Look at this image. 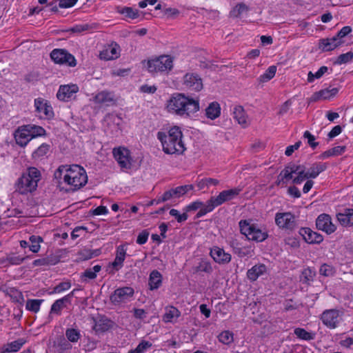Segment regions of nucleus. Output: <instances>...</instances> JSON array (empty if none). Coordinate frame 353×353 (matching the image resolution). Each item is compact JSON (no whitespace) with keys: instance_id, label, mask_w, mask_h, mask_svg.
<instances>
[{"instance_id":"aec40b11","label":"nucleus","mask_w":353,"mask_h":353,"mask_svg":"<svg viewBox=\"0 0 353 353\" xmlns=\"http://www.w3.org/2000/svg\"><path fill=\"white\" fill-rule=\"evenodd\" d=\"M72 294H67L61 299L56 300L51 306L50 314L60 315L61 310L70 305L72 301Z\"/></svg>"},{"instance_id":"473e14b6","label":"nucleus","mask_w":353,"mask_h":353,"mask_svg":"<svg viewBox=\"0 0 353 353\" xmlns=\"http://www.w3.org/2000/svg\"><path fill=\"white\" fill-rule=\"evenodd\" d=\"M117 45L108 46L100 53V58L105 60H111L117 58L119 52Z\"/></svg>"},{"instance_id":"37998d69","label":"nucleus","mask_w":353,"mask_h":353,"mask_svg":"<svg viewBox=\"0 0 353 353\" xmlns=\"http://www.w3.org/2000/svg\"><path fill=\"white\" fill-rule=\"evenodd\" d=\"M234 252L239 257L252 256L253 250L250 247H239L232 245Z\"/></svg>"},{"instance_id":"7c9ffc66","label":"nucleus","mask_w":353,"mask_h":353,"mask_svg":"<svg viewBox=\"0 0 353 353\" xmlns=\"http://www.w3.org/2000/svg\"><path fill=\"white\" fill-rule=\"evenodd\" d=\"M221 114V107L218 102L213 101L205 109V116L212 120L218 118Z\"/></svg>"},{"instance_id":"c03bdc74","label":"nucleus","mask_w":353,"mask_h":353,"mask_svg":"<svg viewBox=\"0 0 353 353\" xmlns=\"http://www.w3.org/2000/svg\"><path fill=\"white\" fill-rule=\"evenodd\" d=\"M50 149V145L43 143L32 153V157L34 159L41 158L48 152Z\"/></svg>"},{"instance_id":"9d476101","label":"nucleus","mask_w":353,"mask_h":353,"mask_svg":"<svg viewBox=\"0 0 353 353\" xmlns=\"http://www.w3.org/2000/svg\"><path fill=\"white\" fill-rule=\"evenodd\" d=\"M113 156L121 169H130L132 158L129 150L124 147L114 148Z\"/></svg>"},{"instance_id":"dca6fc26","label":"nucleus","mask_w":353,"mask_h":353,"mask_svg":"<svg viewBox=\"0 0 353 353\" xmlns=\"http://www.w3.org/2000/svg\"><path fill=\"white\" fill-rule=\"evenodd\" d=\"M79 91V87L76 84L62 85L57 93V97L60 101H68Z\"/></svg>"},{"instance_id":"13d9d810","label":"nucleus","mask_w":353,"mask_h":353,"mask_svg":"<svg viewBox=\"0 0 353 353\" xmlns=\"http://www.w3.org/2000/svg\"><path fill=\"white\" fill-rule=\"evenodd\" d=\"M58 262V260L54 259H52V258H43L36 259L33 261V265L34 266H41V265H54Z\"/></svg>"},{"instance_id":"c9c22d12","label":"nucleus","mask_w":353,"mask_h":353,"mask_svg":"<svg viewBox=\"0 0 353 353\" xmlns=\"http://www.w3.org/2000/svg\"><path fill=\"white\" fill-rule=\"evenodd\" d=\"M180 315L179 310L174 306H169L165 307V312L163 316L165 322H172L174 319H176Z\"/></svg>"},{"instance_id":"a878e982","label":"nucleus","mask_w":353,"mask_h":353,"mask_svg":"<svg viewBox=\"0 0 353 353\" xmlns=\"http://www.w3.org/2000/svg\"><path fill=\"white\" fill-rule=\"evenodd\" d=\"M233 117L243 128L248 125L247 115L241 105H236L233 108Z\"/></svg>"},{"instance_id":"c756f323","label":"nucleus","mask_w":353,"mask_h":353,"mask_svg":"<svg viewBox=\"0 0 353 353\" xmlns=\"http://www.w3.org/2000/svg\"><path fill=\"white\" fill-rule=\"evenodd\" d=\"M201 272L209 274L213 272L212 264L209 261L201 259L198 264L192 268V272L194 274Z\"/></svg>"},{"instance_id":"20e7f679","label":"nucleus","mask_w":353,"mask_h":353,"mask_svg":"<svg viewBox=\"0 0 353 353\" xmlns=\"http://www.w3.org/2000/svg\"><path fill=\"white\" fill-rule=\"evenodd\" d=\"M41 177V172L37 168H28L15 182V192L21 194L32 193L36 190Z\"/></svg>"},{"instance_id":"3c124183","label":"nucleus","mask_w":353,"mask_h":353,"mask_svg":"<svg viewBox=\"0 0 353 353\" xmlns=\"http://www.w3.org/2000/svg\"><path fill=\"white\" fill-rule=\"evenodd\" d=\"M353 59V52L340 54L334 61V64L341 65L350 62Z\"/></svg>"},{"instance_id":"9b49d317","label":"nucleus","mask_w":353,"mask_h":353,"mask_svg":"<svg viewBox=\"0 0 353 353\" xmlns=\"http://www.w3.org/2000/svg\"><path fill=\"white\" fill-rule=\"evenodd\" d=\"M276 224L281 228L292 230L296 227L295 216L290 212L276 213Z\"/></svg>"},{"instance_id":"6e6552de","label":"nucleus","mask_w":353,"mask_h":353,"mask_svg":"<svg viewBox=\"0 0 353 353\" xmlns=\"http://www.w3.org/2000/svg\"><path fill=\"white\" fill-rule=\"evenodd\" d=\"M50 58L56 63L66 65L70 67H74L77 65L74 57L65 49H54L50 52Z\"/></svg>"},{"instance_id":"79ce46f5","label":"nucleus","mask_w":353,"mask_h":353,"mask_svg":"<svg viewBox=\"0 0 353 353\" xmlns=\"http://www.w3.org/2000/svg\"><path fill=\"white\" fill-rule=\"evenodd\" d=\"M27 128L30 130V134L32 139L33 138L41 137L45 134L46 130L41 126L35 125H26Z\"/></svg>"},{"instance_id":"4c0bfd02","label":"nucleus","mask_w":353,"mask_h":353,"mask_svg":"<svg viewBox=\"0 0 353 353\" xmlns=\"http://www.w3.org/2000/svg\"><path fill=\"white\" fill-rule=\"evenodd\" d=\"M101 270L100 265H96L92 268H88L81 274V279L85 281L87 279H94L97 277V273Z\"/></svg>"},{"instance_id":"8fccbe9b","label":"nucleus","mask_w":353,"mask_h":353,"mask_svg":"<svg viewBox=\"0 0 353 353\" xmlns=\"http://www.w3.org/2000/svg\"><path fill=\"white\" fill-rule=\"evenodd\" d=\"M249 7L243 3H238L232 10L231 14L233 17H239L242 14L249 11Z\"/></svg>"},{"instance_id":"72a5a7b5","label":"nucleus","mask_w":353,"mask_h":353,"mask_svg":"<svg viewBox=\"0 0 353 353\" xmlns=\"http://www.w3.org/2000/svg\"><path fill=\"white\" fill-rule=\"evenodd\" d=\"M266 271V267L263 264L254 265L247 272L248 278L251 281H256L259 276L262 275Z\"/></svg>"},{"instance_id":"ea45409f","label":"nucleus","mask_w":353,"mask_h":353,"mask_svg":"<svg viewBox=\"0 0 353 353\" xmlns=\"http://www.w3.org/2000/svg\"><path fill=\"white\" fill-rule=\"evenodd\" d=\"M97 25L96 23H83L77 24L71 28L70 31L76 33H81L85 31L96 28Z\"/></svg>"},{"instance_id":"680f3d73","label":"nucleus","mask_w":353,"mask_h":353,"mask_svg":"<svg viewBox=\"0 0 353 353\" xmlns=\"http://www.w3.org/2000/svg\"><path fill=\"white\" fill-rule=\"evenodd\" d=\"M169 213L172 216L175 217L177 222H179V223H182L183 221H185L188 217V216L185 212H183V214H180L179 212L176 209H171L170 210Z\"/></svg>"},{"instance_id":"bb28decb","label":"nucleus","mask_w":353,"mask_h":353,"mask_svg":"<svg viewBox=\"0 0 353 353\" xmlns=\"http://www.w3.org/2000/svg\"><path fill=\"white\" fill-rule=\"evenodd\" d=\"M126 254V249L124 245H119L117 249L116 256L112 263V267L119 270L123 266V263L125 260Z\"/></svg>"},{"instance_id":"c85d7f7f","label":"nucleus","mask_w":353,"mask_h":353,"mask_svg":"<svg viewBox=\"0 0 353 353\" xmlns=\"http://www.w3.org/2000/svg\"><path fill=\"white\" fill-rule=\"evenodd\" d=\"M94 101L96 103L109 105L110 103H113L114 100L112 93L107 91H102L96 94Z\"/></svg>"},{"instance_id":"58836bf2","label":"nucleus","mask_w":353,"mask_h":353,"mask_svg":"<svg viewBox=\"0 0 353 353\" xmlns=\"http://www.w3.org/2000/svg\"><path fill=\"white\" fill-rule=\"evenodd\" d=\"M219 184V181L212 178H203L197 181V187L199 190L208 188L210 186H216Z\"/></svg>"},{"instance_id":"1a4fd4ad","label":"nucleus","mask_w":353,"mask_h":353,"mask_svg":"<svg viewBox=\"0 0 353 353\" xmlns=\"http://www.w3.org/2000/svg\"><path fill=\"white\" fill-rule=\"evenodd\" d=\"M134 290L131 287H123L116 289L110 295V299L114 305L127 303L133 297Z\"/></svg>"},{"instance_id":"6e6d98bb","label":"nucleus","mask_w":353,"mask_h":353,"mask_svg":"<svg viewBox=\"0 0 353 353\" xmlns=\"http://www.w3.org/2000/svg\"><path fill=\"white\" fill-rule=\"evenodd\" d=\"M118 12L132 19H137L139 17V11L130 7L122 8L118 10Z\"/></svg>"},{"instance_id":"5701e85b","label":"nucleus","mask_w":353,"mask_h":353,"mask_svg":"<svg viewBox=\"0 0 353 353\" xmlns=\"http://www.w3.org/2000/svg\"><path fill=\"white\" fill-rule=\"evenodd\" d=\"M34 106L38 113L42 114L46 117H51L53 115L52 107L42 98H37L34 100Z\"/></svg>"},{"instance_id":"09e8293b","label":"nucleus","mask_w":353,"mask_h":353,"mask_svg":"<svg viewBox=\"0 0 353 353\" xmlns=\"http://www.w3.org/2000/svg\"><path fill=\"white\" fill-rule=\"evenodd\" d=\"M174 190V193L175 194V198H179L181 196L186 194L190 190H192L194 189V185L192 184L190 185H184L178 186L175 188H172Z\"/></svg>"},{"instance_id":"4468645a","label":"nucleus","mask_w":353,"mask_h":353,"mask_svg":"<svg viewBox=\"0 0 353 353\" xmlns=\"http://www.w3.org/2000/svg\"><path fill=\"white\" fill-rule=\"evenodd\" d=\"M316 228L327 234L333 233L336 228L332 222L331 216L327 214H320L316 220Z\"/></svg>"},{"instance_id":"052dcab7","label":"nucleus","mask_w":353,"mask_h":353,"mask_svg":"<svg viewBox=\"0 0 353 353\" xmlns=\"http://www.w3.org/2000/svg\"><path fill=\"white\" fill-rule=\"evenodd\" d=\"M206 205H207V203L205 204H204L201 201H196L191 203L188 205H187L185 208L184 211H185V212L187 213L188 212H190V211H196L198 209H200V210H201Z\"/></svg>"},{"instance_id":"412c9836","label":"nucleus","mask_w":353,"mask_h":353,"mask_svg":"<svg viewBox=\"0 0 353 353\" xmlns=\"http://www.w3.org/2000/svg\"><path fill=\"white\" fill-rule=\"evenodd\" d=\"M338 221L342 226L350 227L353 225V208H345L342 212L336 214Z\"/></svg>"},{"instance_id":"a19ab883","label":"nucleus","mask_w":353,"mask_h":353,"mask_svg":"<svg viewBox=\"0 0 353 353\" xmlns=\"http://www.w3.org/2000/svg\"><path fill=\"white\" fill-rule=\"evenodd\" d=\"M42 299H28L26 302V307L28 310L37 313L40 309Z\"/></svg>"},{"instance_id":"a18cd8bd","label":"nucleus","mask_w":353,"mask_h":353,"mask_svg":"<svg viewBox=\"0 0 353 353\" xmlns=\"http://www.w3.org/2000/svg\"><path fill=\"white\" fill-rule=\"evenodd\" d=\"M276 67L275 65L270 66L265 72L261 75L259 77V81L261 82H267L272 79L276 74Z\"/></svg>"},{"instance_id":"cd10ccee","label":"nucleus","mask_w":353,"mask_h":353,"mask_svg":"<svg viewBox=\"0 0 353 353\" xmlns=\"http://www.w3.org/2000/svg\"><path fill=\"white\" fill-rule=\"evenodd\" d=\"M26 342V341L24 339H19L16 341L8 343L1 347V352H16L21 349Z\"/></svg>"},{"instance_id":"ddd939ff","label":"nucleus","mask_w":353,"mask_h":353,"mask_svg":"<svg viewBox=\"0 0 353 353\" xmlns=\"http://www.w3.org/2000/svg\"><path fill=\"white\" fill-rule=\"evenodd\" d=\"M321 319L323 324L330 329L336 328L341 320L339 311L334 309L324 311Z\"/></svg>"},{"instance_id":"2f4dec72","label":"nucleus","mask_w":353,"mask_h":353,"mask_svg":"<svg viewBox=\"0 0 353 353\" xmlns=\"http://www.w3.org/2000/svg\"><path fill=\"white\" fill-rule=\"evenodd\" d=\"M327 163L321 162H316L312 164L310 168L307 170V173L310 179L316 178L319 174L327 169Z\"/></svg>"},{"instance_id":"7ed1b4c3","label":"nucleus","mask_w":353,"mask_h":353,"mask_svg":"<svg viewBox=\"0 0 353 353\" xmlns=\"http://www.w3.org/2000/svg\"><path fill=\"white\" fill-rule=\"evenodd\" d=\"M157 139L161 141L163 150L168 154H182L185 148L182 141V132L179 127L174 126L168 132H159Z\"/></svg>"},{"instance_id":"de8ad7c7","label":"nucleus","mask_w":353,"mask_h":353,"mask_svg":"<svg viewBox=\"0 0 353 353\" xmlns=\"http://www.w3.org/2000/svg\"><path fill=\"white\" fill-rule=\"evenodd\" d=\"M328 71L327 66H321L318 71L313 74L311 71L307 74V81L312 83L315 79H320L324 74Z\"/></svg>"},{"instance_id":"f3484780","label":"nucleus","mask_w":353,"mask_h":353,"mask_svg":"<svg viewBox=\"0 0 353 353\" xmlns=\"http://www.w3.org/2000/svg\"><path fill=\"white\" fill-rule=\"evenodd\" d=\"M94 331H108L114 328L115 323L105 316L91 319Z\"/></svg>"},{"instance_id":"5fc2aeb1","label":"nucleus","mask_w":353,"mask_h":353,"mask_svg":"<svg viewBox=\"0 0 353 353\" xmlns=\"http://www.w3.org/2000/svg\"><path fill=\"white\" fill-rule=\"evenodd\" d=\"M297 176L293 179V183L294 184H301L303 181L305 179H309L310 177H309L307 172H305V166H304L301 170H299L296 173Z\"/></svg>"},{"instance_id":"4d7b16f0","label":"nucleus","mask_w":353,"mask_h":353,"mask_svg":"<svg viewBox=\"0 0 353 353\" xmlns=\"http://www.w3.org/2000/svg\"><path fill=\"white\" fill-rule=\"evenodd\" d=\"M152 346V343L142 341L136 348L131 350L128 352V353H144L146 350Z\"/></svg>"},{"instance_id":"4be33fe9","label":"nucleus","mask_w":353,"mask_h":353,"mask_svg":"<svg viewBox=\"0 0 353 353\" xmlns=\"http://www.w3.org/2000/svg\"><path fill=\"white\" fill-rule=\"evenodd\" d=\"M339 92V89L337 88H328L325 89H323L313 94L311 97L310 100L312 101H316L320 99H329L331 97H334Z\"/></svg>"},{"instance_id":"f257e3e1","label":"nucleus","mask_w":353,"mask_h":353,"mask_svg":"<svg viewBox=\"0 0 353 353\" xmlns=\"http://www.w3.org/2000/svg\"><path fill=\"white\" fill-rule=\"evenodd\" d=\"M54 177L63 179L66 184L73 187V191L79 190L88 182L85 169L77 164L60 165L54 172Z\"/></svg>"},{"instance_id":"b1692460","label":"nucleus","mask_w":353,"mask_h":353,"mask_svg":"<svg viewBox=\"0 0 353 353\" xmlns=\"http://www.w3.org/2000/svg\"><path fill=\"white\" fill-rule=\"evenodd\" d=\"M343 41H339L334 36L332 38L322 39L320 40L319 47L323 51H331L341 46Z\"/></svg>"},{"instance_id":"6ab92c4d","label":"nucleus","mask_w":353,"mask_h":353,"mask_svg":"<svg viewBox=\"0 0 353 353\" xmlns=\"http://www.w3.org/2000/svg\"><path fill=\"white\" fill-rule=\"evenodd\" d=\"M14 139L16 143L21 146H26L28 143L32 140L31 135L30 134V130L27 128L26 125L19 127L14 133Z\"/></svg>"},{"instance_id":"603ef678","label":"nucleus","mask_w":353,"mask_h":353,"mask_svg":"<svg viewBox=\"0 0 353 353\" xmlns=\"http://www.w3.org/2000/svg\"><path fill=\"white\" fill-rule=\"evenodd\" d=\"M320 274L325 276H333L335 272V268L329 264L324 263L323 264L320 269H319Z\"/></svg>"},{"instance_id":"49530a36","label":"nucleus","mask_w":353,"mask_h":353,"mask_svg":"<svg viewBox=\"0 0 353 353\" xmlns=\"http://www.w3.org/2000/svg\"><path fill=\"white\" fill-rule=\"evenodd\" d=\"M62 330L64 331H78V327L75 325L72 316H68L63 321Z\"/></svg>"},{"instance_id":"2eb2a0df","label":"nucleus","mask_w":353,"mask_h":353,"mask_svg":"<svg viewBox=\"0 0 353 353\" xmlns=\"http://www.w3.org/2000/svg\"><path fill=\"white\" fill-rule=\"evenodd\" d=\"M210 255L214 262L220 265L228 264L232 260L231 254L219 246L212 247L210 249Z\"/></svg>"},{"instance_id":"e433bc0d","label":"nucleus","mask_w":353,"mask_h":353,"mask_svg":"<svg viewBox=\"0 0 353 353\" xmlns=\"http://www.w3.org/2000/svg\"><path fill=\"white\" fill-rule=\"evenodd\" d=\"M43 241V239L40 236H36V235H32L29 237V242H30V246L29 250L30 251L32 252L33 253H37L41 248V243Z\"/></svg>"},{"instance_id":"0eeeda50","label":"nucleus","mask_w":353,"mask_h":353,"mask_svg":"<svg viewBox=\"0 0 353 353\" xmlns=\"http://www.w3.org/2000/svg\"><path fill=\"white\" fill-rule=\"evenodd\" d=\"M173 68V59L170 55H161L148 60V70L150 73L168 72Z\"/></svg>"},{"instance_id":"a211bd4d","label":"nucleus","mask_w":353,"mask_h":353,"mask_svg":"<svg viewBox=\"0 0 353 353\" xmlns=\"http://www.w3.org/2000/svg\"><path fill=\"white\" fill-rule=\"evenodd\" d=\"M299 234L303 236V239L310 244L321 243L323 237L319 233L312 230L309 228H302L299 230Z\"/></svg>"},{"instance_id":"f03ea898","label":"nucleus","mask_w":353,"mask_h":353,"mask_svg":"<svg viewBox=\"0 0 353 353\" xmlns=\"http://www.w3.org/2000/svg\"><path fill=\"white\" fill-rule=\"evenodd\" d=\"M167 108L170 112L188 117L199 110V101L178 93L170 98Z\"/></svg>"},{"instance_id":"39448f33","label":"nucleus","mask_w":353,"mask_h":353,"mask_svg":"<svg viewBox=\"0 0 353 353\" xmlns=\"http://www.w3.org/2000/svg\"><path fill=\"white\" fill-rule=\"evenodd\" d=\"M241 190L242 189L240 188H235L233 189L223 190L217 196H212L207 201V205L203 209L198 212L196 217L200 218L205 215L207 213L212 212L216 207L233 199L239 194Z\"/></svg>"},{"instance_id":"bf43d9fd","label":"nucleus","mask_w":353,"mask_h":353,"mask_svg":"<svg viewBox=\"0 0 353 353\" xmlns=\"http://www.w3.org/2000/svg\"><path fill=\"white\" fill-rule=\"evenodd\" d=\"M315 276L316 272L310 268L304 269L302 272V277L305 283H309L313 281Z\"/></svg>"},{"instance_id":"423d86ee","label":"nucleus","mask_w":353,"mask_h":353,"mask_svg":"<svg viewBox=\"0 0 353 353\" xmlns=\"http://www.w3.org/2000/svg\"><path fill=\"white\" fill-rule=\"evenodd\" d=\"M239 226L241 233L245 235L248 240L262 242L268 237L267 232L252 223L251 220H241L239 222Z\"/></svg>"},{"instance_id":"f8f14e48","label":"nucleus","mask_w":353,"mask_h":353,"mask_svg":"<svg viewBox=\"0 0 353 353\" xmlns=\"http://www.w3.org/2000/svg\"><path fill=\"white\" fill-rule=\"evenodd\" d=\"M183 85L191 91L199 92L203 88V81L196 73H187L183 77Z\"/></svg>"},{"instance_id":"69168bd1","label":"nucleus","mask_w":353,"mask_h":353,"mask_svg":"<svg viewBox=\"0 0 353 353\" xmlns=\"http://www.w3.org/2000/svg\"><path fill=\"white\" fill-rule=\"evenodd\" d=\"M279 178H281L280 181H282V183L284 184L287 182V181L292 179V174L285 166V168L279 174Z\"/></svg>"},{"instance_id":"0e129e2a","label":"nucleus","mask_w":353,"mask_h":353,"mask_svg":"<svg viewBox=\"0 0 353 353\" xmlns=\"http://www.w3.org/2000/svg\"><path fill=\"white\" fill-rule=\"evenodd\" d=\"M174 192L172 188L168 191H165L161 196L158 197L157 202H165L167 201L170 200L171 199H176Z\"/></svg>"},{"instance_id":"f704fd0d","label":"nucleus","mask_w":353,"mask_h":353,"mask_svg":"<svg viewBox=\"0 0 353 353\" xmlns=\"http://www.w3.org/2000/svg\"><path fill=\"white\" fill-rule=\"evenodd\" d=\"M346 150L345 146H336L327 151L323 152L320 156L319 159H325L333 156H339L345 152Z\"/></svg>"},{"instance_id":"864d4df0","label":"nucleus","mask_w":353,"mask_h":353,"mask_svg":"<svg viewBox=\"0 0 353 353\" xmlns=\"http://www.w3.org/2000/svg\"><path fill=\"white\" fill-rule=\"evenodd\" d=\"M217 338L221 343L225 345H229L234 341L232 332H219Z\"/></svg>"},{"instance_id":"e2e57ef3","label":"nucleus","mask_w":353,"mask_h":353,"mask_svg":"<svg viewBox=\"0 0 353 353\" xmlns=\"http://www.w3.org/2000/svg\"><path fill=\"white\" fill-rule=\"evenodd\" d=\"M70 287L71 283L70 282H61L53 288V290L50 292V294L61 293L63 291L70 289Z\"/></svg>"},{"instance_id":"338daca9","label":"nucleus","mask_w":353,"mask_h":353,"mask_svg":"<svg viewBox=\"0 0 353 353\" xmlns=\"http://www.w3.org/2000/svg\"><path fill=\"white\" fill-rule=\"evenodd\" d=\"M28 258H29L28 256H17V255H12L8 258V261L12 265H19L21 263H23Z\"/></svg>"},{"instance_id":"393cba45","label":"nucleus","mask_w":353,"mask_h":353,"mask_svg":"<svg viewBox=\"0 0 353 353\" xmlns=\"http://www.w3.org/2000/svg\"><path fill=\"white\" fill-rule=\"evenodd\" d=\"M162 274L157 270H152L149 276L148 285L150 290H154L160 288L162 284Z\"/></svg>"},{"instance_id":"774afa93","label":"nucleus","mask_w":353,"mask_h":353,"mask_svg":"<svg viewBox=\"0 0 353 353\" xmlns=\"http://www.w3.org/2000/svg\"><path fill=\"white\" fill-rule=\"evenodd\" d=\"M87 231V228L84 226H78L76 227L71 233V237L72 239H76L77 238L81 236L83 234H85Z\"/></svg>"}]
</instances>
